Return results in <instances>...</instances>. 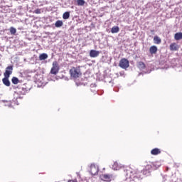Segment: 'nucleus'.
<instances>
[{
    "label": "nucleus",
    "mask_w": 182,
    "mask_h": 182,
    "mask_svg": "<svg viewBox=\"0 0 182 182\" xmlns=\"http://www.w3.org/2000/svg\"><path fill=\"white\" fill-rule=\"evenodd\" d=\"M125 176L127 178H130L132 181L134 182H141L143 178H141V175L139 172H136L133 171V169L129 168L124 171Z\"/></svg>",
    "instance_id": "nucleus-1"
},
{
    "label": "nucleus",
    "mask_w": 182,
    "mask_h": 182,
    "mask_svg": "<svg viewBox=\"0 0 182 182\" xmlns=\"http://www.w3.org/2000/svg\"><path fill=\"white\" fill-rule=\"evenodd\" d=\"M70 75L73 79H77L82 76V72L80 71V67H73L70 70Z\"/></svg>",
    "instance_id": "nucleus-2"
},
{
    "label": "nucleus",
    "mask_w": 182,
    "mask_h": 182,
    "mask_svg": "<svg viewBox=\"0 0 182 182\" xmlns=\"http://www.w3.org/2000/svg\"><path fill=\"white\" fill-rule=\"evenodd\" d=\"M119 68H122V69H127L129 66H130V64L129 63V60L126 58H122L120 60L119 63Z\"/></svg>",
    "instance_id": "nucleus-3"
},
{
    "label": "nucleus",
    "mask_w": 182,
    "mask_h": 182,
    "mask_svg": "<svg viewBox=\"0 0 182 182\" xmlns=\"http://www.w3.org/2000/svg\"><path fill=\"white\" fill-rule=\"evenodd\" d=\"M51 75H58L59 73V64L58 62L54 61L53 63V67L50 70Z\"/></svg>",
    "instance_id": "nucleus-4"
},
{
    "label": "nucleus",
    "mask_w": 182,
    "mask_h": 182,
    "mask_svg": "<svg viewBox=\"0 0 182 182\" xmlns=\"http://www.w3.org/2000/svg\"><path fill=\"white\" fill-rule=\"evenodd\" d=\"M14 71V65H9L6 68V70L4 73V77H10L11 75H12V72Z\"/></svg>",
    "instance_id": "nucleus-5"
},
{
    "label": "nucleus",
    "mask_w": 182,
    "mask_h": 182,
    "mask_svg": "<svg viewBox=\"0 0 182 182\" xmlns=\"http://www.w3.org/2000/svg\"><path fill=\"white\" fill-rule=\"evenodd\" d=\"M90 168H91L90 173L92 176H97L99 173V166L95 164H91Z\"/></svg>",
    "instance_id": "nucleus-6"
},
{
    "label": "nucleus",
    "mask_w": 182,
    "mask_h": 182,
    "mask_svg": "<svg viewBox=\"0 0 182 182\" xmlns=\"http://www.w3.org/2000/svg\"><path fill=\"white\" fill-rule=\"evenodd\" d=\"M2 82L4 86H6L7 87H9V86H11V81H9V77H4L2 79Z\"/></svg>",
    "instance_id": "nucleus-7"
},
{
    "label": "nucleus",
    "mask_w": 182,
    "mask_h": 182,
    "mask_svg": "<svg viewBox=\"0 0 182 182\" xmlns=\"http://www.w3.org/2000/svg\"><path fill=\"white\" fill-rule=\"evenodd\" d=\"M100 53L97 50H91L90 51V58H97V56H99V54Z\"/></svg>",
    "instance_id": "nucleus-8"
},
{
    "label": "nucleus",
    "mask_w": 182,
    "mask_h": 182,
    "mask_svg": "<svg viewBox=\"0 0 182 182\" xmlns=\"http://www.w3.org/2000/svg\"><path fill=\"white\" fill-rule=\"evenodd\" d=\"M100 179L102 180V181H110V175L102 174L100 176Z\"/></svg>",
    "instance_id": "nucleus-9"
},
{
    "label": "nucleus",
    "mask_w": 182,
    "mask_h": 182,
    "mask_svg": "<svg viewBox=\"0 0 182 182\" xmlns=\"http://www.w3.org/2000/svg\"><path fill=\"white\" fill-rule=\"evenodd\" d=\"M160 153H161V151L158 148H155L151 151L152 156H157V154H160Z\"/></svg>",
    "instance_id": "nucleus-10"
},
{
    "label": "nucleus",
    "mask_w": 182,
    "mask_h": 182,
    "mask_svg": "<svg viewBox=\"0 0 182 182\" xmlns=\"http://www.w3.org/2000/svg\"><path fill=\"white\" fill-rule=\"evenodd\" d=\"M160 166H161L160 163L155 162V163H153L151 166H149V168H152V170H157V168H159Z\"/></svg>",
    "instance_id": "nucleus-11"
},
{
    "label": "nucleus",
    "mask_w": 182,
    "mask_h": 182,
    "mask_svg": "<svg viewBox=\"0 0 182 182\" xmlns=\"http://www.w3.org/2000/svg\"><path fill=\"white\" fill-rule=\"evenodd\" d=\"M149 53L151 55H154V53H157V46H152L149 48Z\"/></svg>",
    "instance_id": "nucleus-12"
},
{
    "label": "nucleus",
    "mask_w": 182,
    "mask_h": 182,
    "mask_svg": "<svg viewBox=\"0 0 182 182\" xmlns=\"http://www.w3.org/2000/svg\"><path fill=\"white\" fill-rule=\"evenodd\" d=\"M137 67L139 68V69H140V70H143L146 69V64H144L143 61H139L138 63Z\"/></svg>",
    "instance_id": "nucleus-13"
},
{
    "label": "nucleus",
    "mask_w": 182,
    "mask_h": 182,
    "mask_svg": "<svg viewBox=\"0 0 182 182\" xmlns=\"http://www.w3.org/2000/svg\"><path fill=\"white\" fill-rule=\"evenodd\" d=\"M174 39H175V41H181V39H182V33L178 32V33H175Z\"/></svg>",
    "instance_id": "nucleus-14"
},
{
    "label": "nucleus",
    "mask_w": 182,
    "mask_h": 182,
    "mask_svg": "<svg viewBox=\"0 0 182 182\" xmlns=\"http://www.w3.org/2000/svg\"><path fill=\"white\" fill-rule=\"evenodd\" d=\"M119 31H120V28H119V26H113L111 28L112 33H118V32H119Z\"/></svg>",
    "instance_id": "nucleus-15"
},
{
    "label": "nucleus",
    "mask_w": 182,
    "mask_h": 182,
    "mask_svg": "<svg viewBox=\"0 0 182 182\" xmlns=\"http://www.w3.org/2000/svg\"><path fill=\"white\" fill-rule=\"evenodd\" d=\"M121 167L122 166H120V164H119V163H117V161L114 162L112 165L113 170H120Z\"/></svg>",
    "instance_id": "nucleus-16"
},
{
    "label": "nucleus",
    "mask_w": 182,
    "mask_h": 182,
    "mask_svg": "<svg viewBox=\"0 0 182 182\" xmlns=\"http://www.w3.org/2000/svg\"><path fill=\"white\" fill-rule=\"evenodd\" d=\"M154 43H156V45H160V43H161V39L159 38V36H156L154 38Z\"/></svg>",
    "instance_id": "nucleus-17"
},
{
    "label": "nucleus",
    "mask_w": 182,
    "mask_h": 182,
    "mask_svg": "<svg viewBox=\"0 0 182 182\" xmlns=\"http://www.w3.org/2000/svg\"><path fill=\"white\" fill-rule=\"evenodd\" d=\"M55 28H60L62 26H63V21L58 20L55 22Z\"/></svg>",
    "instance_id": "nucleus-18"
},
{
    "label": "nucleus",
    "mask_w": 182,
    "mask_h": 182,
    "mask_svg": "<svg viewBox=\"0 0 182 182\" xmlns=\"http://www.w3.org/2000/svg\"><path fill=\"white\" fill-rule=\"evenodd\" d=\"M48 58V54L43 53L39 55V60H46Z\"/></svg>",
    "instance_id": "nucleus-19"
},
{
    "label": "nucleus",
    "mask_w": 182,
    "mask_h": 182,
    "mask_svg": "<svg viewBox=\"0 0 182 182\" xmlns=\"http://www.w3.org/2000/svg\"><path fill=\"white\" fill-rule=\"evenodd\" d=\"M149 168L150 166H147L146 169L143 171V174H144V176H150V170H149Z\"/></svg>",
    "instance_id": "nucleus-20"
},
{
    "label": "nucleus",
    "mask_w": 182,
    "mask_h": 182,
    "mask_svg": "<svg viewBox=\"0 0 182 182\" xmlns=\"http://www.w3.org/2000/svg\"><path fill=\"white\" fill-rule=\"evenodd\" d=\"M69 18H70V12H69V11H65V12L63 14V19H69Z\"/></svg>",
    "instance_id": "nucleus-21"
},
{
    "label": "nucleus",
    "mask_w": 182,
    "mask_h": 182,
    "mask_svg": "<svg viewBox=\"0 0 182 182\" xmlns=\"http://www.w3.org/2000/svg\"><path fill=\"white\" fill-rule=\"evenodd\" d=\"M13 85H18L19 83V79L16 77H13L11 79Z\"/></svg>",
    "instance_id": "nucleus-22"
},
{
    "label": "nucleus",
    "mask_w": 182,
    "mask_h": 182,
    "mask_svg": "<svg viewBox=\"0 0 182 182\" xmlns=\"http://www.w3.org/2000/svg\"><path fill=\"white\" fill-rule=\"evenodd\" d=\"M85 4H86V1H85V0H77V5L78 6H85Z\"/></svg>",
    "instance_id": "nucleus-23"
},
{
    "label": "nucleus",
    "mask_w": 182,
    "mask_h": 182,
    "mask_svg": "<svg viewBox=\"0 0 182 182\" xmlns=\"http://www.w3.org/2000/svg\"><path fill=\"white\" fill-rule=\"evenodd\" d=\"M9 31H10L11 35H15V33H16V28H15L14 27H11L9 28Z\"/></svg>",
    "instance_id": "nucleus-24"
},
{
    "label": "nucleus",
    "mask_w": 182,
    "mask_h": 182,
    "mask_svg": "<svg viewBox=\"0 0 182 182\" xmlns=\"http://www.w3.org/2000/svg\"><path fill=\"white\" fill-rule=\"evenodd\" d=\"M170 48L171 50H177V46H176V45H174V44H171Z\"/></svg>",
    "instance_id": "nucleus-25"
},
{
    "label": "nucleus",
    "mask_w": 182,
    "mask_h": 182,
    "mask_svg": "<svg viewBox=\"0 0 182 182\" xmlns=\"http://www.w3.org/2000/svg\"><path fill=\"white\" fill-rule=\"evenodd\" d=\"M20 93H21V95H26V88L22 87Z\"/></svg>",
    "instance_id": "nucleus-26"
},
{
    "label": "nucleus",
    "mask_w": 182,
    "mask_h": 182,
    "mask_svg": "<svg viewBox=\"0 0 182 182\" xmlns=\"http://www.w3.org/2000/svg\"><path fill=\"white\" fill-rule=\"evenodd\" d=\"M34 14H41V9H37L34 11Z\"/></svg>",
    "instance_id": "nucleus-27"
},
{
    "label": "nucleus",
    "mask_w": 182,
    "mask_h": 182,
    "mask_svg": "<svg viewBox=\"0 0 182 182\" xmlns=\"http://www.w3.org/2000/svg\"><path fill=\"white\" fill-rule=\"evenodd\" d=\"M6 106H8L9 107H11V106H12V104H11V102H8V104L6 105Z\"/></svg>",
    "instance_id": "nucleus-28"
},
{
    "label": "nucleus",
    "mask_w": 182,
    "mask_h": 182,
    "mask_svg": "<svg viewBox=\"0 0 182 182\" xmlns=\"http://www.w3.org/2000/svg\"><path fill=\"white\" fill-rule=\"evenodd\" d=\"M76 85H77V86H80V84H79V83L76 82Z\"/></svg>",
    "instance_id": "nucleus-29"
},
{
    "label": "nucleus",
    "mask_w": 182,
    "mask_h": 182,
    "mask_svg": "<svg viewBox=\"0 0 182 182\" xmlns=\"http://www.w3.org/2000/svg\"><path fill=\"white\" fill-rule=\"evenodd\" d=\"M72 182H77V181L72 180Z\"/></svg>",
    "instance_id": "nucleus-30"
},
{
    "label": "nucleus",
    "mask_w": 182,
    "mask_h": 182,
    "mask_svg": "<svg viewBox=\"0 0 182 182\" xmlns=\"http://www.w3.org/2000/svg\"><path fill=\"white\" fill-rule=\"evenodd\" d=\"M151 32H154V30H151Z\"/></svg>",
    "instance_id": "nucleus-31"
},
{
    "label": "nucleus",
    "mask_w": 182,
    "mask_h": 182,
    "mask_svg": "<svg viewBox=\"0 0 182 182\" xmlns=\"http://www.w3.org/2000/svg\"><path fill=\"white\" fill-rule=\"evenodd\" d=\"M68 182H72V180L68 181Z\"/></svg>",
    "instance_id": "nucleus-32"
},
{
    "label": "nucleus",
    "mask_w": 182,
    "mask_h": 182,
    "mask_svg": "<svg viewBox=\"0 0 182 182\" xmlns=\"http://www.w3.org/2000/svg\"><path fill=\"white\" fill-rule=\"evenodd\" d=\"M120 75H123V73H120Z\"/></svg>",
    "instance_id": "nucleus-33"
},
{
    "label": "nucleus",
    "mask_w": 182,
    "mask_h": 182,
    "mask_svg": "<svg viewBox=\"0 0 182 182\" xmlns=\"http://www.w3.org/2000/svg\"><path fill=\"white\" fill-rule=\"evenodd\" d=\"M120 75H123V73H120Z\"/></svg>",
    "instance_id": "nucleus-34"
}]
</instances>
